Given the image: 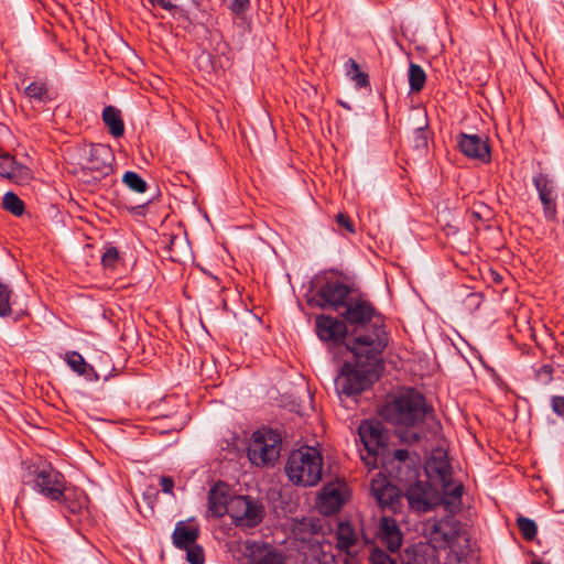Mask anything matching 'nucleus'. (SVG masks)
Instances as JSON below:
<instances>
[{
  "label": "nucleus",
  "mask_w": 564,
  "mask_h": 564,
  "mask_svg": "<svg viewBox=\"0 0 564 564\" xmlns=\"http://www.w3.org/2000/svg\"><path fill=\"white\" fill-rule=\"evenodd\" d=\"M347 498L348 490L345 484H328L319 495V509L324 514H333L343 507Z\"/></svg>",
  "instance_id": "2eb2a0df"
},
{
  "label": "nucleus",
  "mask_w": 564,
  "mask_h": 564,
  "mask_svg": "<svg viewBox=\"0 0 564 564\" xmlns=\"http://www.w3.org/2000/svg\"><path fill=\"white\" fill-rule=\"evenodd\" d=\"M534 187L543 205V213L547 219L556 216L557 188L553 178L547 174L539 173L533 177Z\"/></svg>",
  "instance_id": "f8f14e48"
},
{
  "label": "nucleus",
  "mask_w": 564,
  "mask_h": 564,
  "mask_svg": "<svg viewBox=\"0 0 564 564\" xmlns=\"http://www.w3.org/2000/svg\"><path fill=\"white\" fill-rule=\"evenodd\" d=\"M229 489L224 482H217L209 490L208 512L217 518L229 514Z\"/></svg>",
  "instance_id": "aec40b11"
},
{
  "label": "nucleus",
  "mask_w": 564,
  "mask_h": 564,
  "mask_svg": "<svg viewBox=\"0 0 564 564\" xmlns=\"http://www.w3.org/2000/svg\"><path fill=\"white\" fill-rule=\"evenodd\" d=\"M8 178L19 184L25 183L31 178V171L25 165H22L15 161Z\"/></svg>",
  "instance_id": "e433bc0d"
},
{
  "label": "nucleus",
  "mask_w": 564,
  "mask_h": 564,
  "mask_svg": "<svg viewBox=\"0 0 564 564\" xmlns=\"http://www.w3.org/2000/svg\"><path fill=\"white\" fill-rule=\"evenodd\" d=\"M245 555L248 564H286L284 554L264 542H246Z\"/></svg>",
  "instance_id": "9b49d317"
},
{
  "label": "nucleus",
  "mask_w": 564,
  "mask_h": 564,
  "mask_svg": "<svg viewBox=\"0 0 564 564\" xmlns=\"http://www.w3.org/2000/svg\"><path fill=\"white\" fill-rule=\"evenodd\" d=\"M316 332L322 340L339 341L345 338L347 327L337 318L321 315L316 318Z\"/></svg>",
  "instance_id": "6ab92c4d"
},
{
  "label": "nucleus",
  "mask_w": 564,
  "mask_h": 564,
  "mask_svg": "<svg viewBox=\"0 0 564 564\" xmlns=\"http://www.w3.org/2000/svg\"><path fill=\"white\" fill-rule=\"evenodd\" d=\"M14 163L15 159L10 154L6 153L0 155V175L8 178L12 167L14 166Z\"/></svg>",
  "instance_id": "a19ab883"
},
{
  "label": "nucleus",
  "mask_w": 564,
  "mask_h": 564,
  "mask_svg": "<svg viewBox=\"0 0 564 564\" xmlns=\"http://www.w3.org/2000/svg\"><path fill=\"white\" fill-rule=\"evenodd\" d=\"M425 128L426 124L424 127H417L410 138L411 147L419 156L424 155L427 151L429 137Z\"/></svg>",
  "instance_id": "7c9ffc66"
},
{
  "label": "nucleus",
  "mask_w": 564,
  "mask_h": 564,
  "mask_svg": "<svg viewBox=\"0 0 564 564\" xmlns=\"http://www.w3.org/2000/svg\"><path fill=\"white\" fill-rule=\"evenodd\" d=\"M122 182L132 191L137 193H144L147 191L145 181L135 172L128 171L122 176Z\"/></svg>",
  "instance_id": "72a5a7b5"
},
{
  "label": "nucleus",
  "mask_w": 564,
  "mask_h": 564,
  "mask_svg": "<svg viewBox=\"0 0 564 564\" xmlns=\"http://www.w3.org/2000/svg\"><path fill=\"white\" fill-rule=\"evenodd\" d=\"M225 2L235 13L243 12L249 4V0H225Z\"/></svg>",
  "instance_id": "49530a36"
},
{
  "label": "nucleus",
  "mask_w": 564,
  "mask_h": 564,
  "mask_svg": "<svg viewBox=\"0 0 564 564\" xmlns=\"http://www.w3.org/2000/svg\"><path fill=\"white\" fill-rule=\"evenodd\" d=\"M440 482L443 489V495H441V505L452 513L458 511L462 507L463 484L460 481L453 480L452 476L445 479V481Z\"/></svg>",
  "instance_id": "4be33fe9"
},
{
  "label": "nucleus",
  "mask_w": 564,
  "mask_h": 564,
  "mask_svg": "<svg viewBox=\"0 0 564 564\" xmlns=\"http://www.w3.org/2000/svg\"><path fill=\"white\" fill-rule=\"evenodd\" d=\"M370 490L381 508L394 509L401 498L400 490L381 471L371 479Z\"/></svg>",
  "instance_id": "ddd939ff"
},
{
  "label": "nucleus",
  "mask_w": 564,
  "mask_h": 564,
  "mask_svg": "<svg viewBox=\"0 0 564 564\" xmlns=\"http://www.w3.org/2000/svg\"><path fill=\"white\" fill-rule=\"evenodd\" d=\"M552 375H553V367L550 365H544L536 371V379L542 384H547L552 380Z\"/></svg>",
  "instance_id": "c03bdc74"
},
{
  "label": "nucleus",
  "mask_w": 564,
  "mask_h": 564,
  "mask_svg": "<svg viewBox=\"0 0 564 564\" xmlns=\"http://www.w3.org/2000/svg\"><path fill=\"white\" fill-rule=\"evenodd\" d=\"M3 208L14 216H21L24 212V204L13 192H8L3 196Z\"/></svg>",
  "instance_id": "473e14b6"
},
{
  "label": "nucleus",
  "mask_w": 564,
  "mask_h": 564,
  "mask_svg": "<svg viewBox=\"0 0 564 564\" xmlns=\"http://www.w3.org/2000/svg\"><path fill=\"white\" fill-rule=\"evenodd\" d=\"M25 95L29 98H33L39 101L50 100L48 89L45 83L42 82H33L24 89Z\"/></svg>",
  "instance_id": "2f4dec72"
},
{
  "label": "nucleus",
  "mask_w": 564,
  "mask_h": 564,
  "mask_svg": "<svg viewBox=\"0 0 564 564\" xmlns=\"http://www.w3.org/2000/svg\"><path fill=\"white\" fill-rule=\"evenodd\" d=\"M113 155L111 149L104 144L90 145L82 169L90 172L94 180H100L112 172Z\"/></svg>",
  "instance_id": "9d476101"
},
{
  "label": "nucleus",
  "mask_w": 564,
  "mask_h": 564,
  "mask_svg": "<svg viewBox=\"0 0 564 564\" xmlns=\"http://www.w3.org/2000/svg\"><path fill=\"white\" fill-rule=\"evenodd\" d=\"M186 550V560L189 564H203L204 563V552L203 549L194 544L192 546H188Z\"/></svg>",
  "instance_id": "58836bf2"
},
{
  "label": "nucleus",
  "mask_w": 564,
  "mask_h": 564,
  "mask_svg": "<svg viewBox=\"0 0 564 564\" xmlns=\"http://www.w3.org/2000/svg\"><path fill=\"white\" fill-rule=\"evenodd\" d=\"M337 547L340 551L350 554V549L357 543L358 536L354 528L348 522H341L337 528Z\"/></svg>",
  "instance_id": "bb28decb"
},
{
  "label": "nucleus",
  "mask_w": 564,
  "mask_h": 564,
  "mask_svg": "<svg viewBox=\"0 0 564 564\" xmlns=\"http://www.w3.org/2000/svg\"><path fill=\"white\" fill-rule=\"evenodd\" d=\"M169 258L172 261L181 262L191 258V248L186 239L177 236H170L166 246Z\"/></svg>",
  "instance_id": "393cba45"
},
{
  "label": "nucleus",
  "mask_w": 564,
  "mask_h": 564,
  "mask_svg": "<svg viewBox=\"0 0 564 564\" xmlns=\"http://www.w3.org/2000/svg\"><path fill=\"white\" fill-rule=\"evenodd\" d=\"M349 294L350 289L346 284L339 281L327 282L317 293V303L323 308L329 307L338 310L340 306L347 307V299Z\"/></svg>",
  "instance_id": "4468645a"
},
{
  "label": "nucleus",
  "mask_w": 564,
  "mask_h": 564,
  "mask_svg": "<svg viewBox=\"0 0 564 564\" xmlns=\"http://www.w3.org/2000/svg\"><path fill=\"white\" fill-rule=\"evenodd\" d=\"M319 529L321 527L311 518L292 520L291 531L295 539L303 542L317 533Z\"/></svg>",
  "instance_id": "a878e982"
},
{
  "label": "nucleus",
  "mask_w": 564,
  "mask_h": 564,
  "mask_svg": "<svg viewBox=\"0 0 564 564\" xmlns=\"http://www.w3.org/2000/svg\"><path fill=\"white\" fill-rule=\"evenodd\" d=\"M459 149L468 158L484 163L490 161V149L487 139L480 135L463 133L459 140Z\"/></svg>",
  "instance_id": "f3484780"
},
{
  "label": "nucleus",
  "mask_w": 564,
  "mask_h": 564,
  "mask_svg": "<svg viewBox=\"0 0 564 564\" xmlns=\"http://www.w3.org/2000/svg\"><path fill=\"white\" fill-rule=\"evenodd\" d=\"M355 359L357 358L355 357ZM380 360L381 356L377 360H364V362L356 360V366L346 364L335 380L337 392L354 395L366 390L377 376L376 368Z\"/></svg>",
  "instance_id": "39448f33"
},
{
  "label": "nucleus",
  "mask_w": 564,
  "mask_h": 564,
  "mask_svg": "<svg viewBox=\"0 0 564 564\" xmlns=\"http://www.w3.org/2000/svg\"><path fill=\"white\" fill-rule=\"evenodd\" d=\"M102 120L115 138H119L123 134L124 124L119 109L113 106H107L102 111Z\"/></svg>",
  "instance_id": "c85d7f7f"
},
{
  "label": "nucleus",
  "mask_w": 564,
  "mask_h": 564,
  "mask_svg": "<svg viewBox=\"0 0 564 564\" xmlns=\"http://www.w3.org/2000/svg\"><path fill=\"white\" fill-rule=\"evenodd\" d=\"M65 361L69 368L79 376H85L91 379V375L95 379H98V375L94 368L87 364L84 357L77 351H68L65 354Z\"/></svg>",
  "instance_id": "cd10ccee"
},
{
  "label": "nucleus",
  "mask_w": 564,
  "mask_h": 564,
  "mask_svg": "<svg viewBox=\"0 0 564 564\" xmlns=\"http://www.w3.org/2000/svg\"><path fill=\"white\" fill-rule=\"evenodd\" d=\"M358 434L365 448L384 451L388 436L379 421L361 422Z\"/></svg>",
  "instance_id": "dca6fc26"
},
{
  "label": "nucleus",
  "mask_w": 564,
  "mask_h": 564,
  "mask_svg": "<svg viewBox=\"0 0 564 564\" xmlns=\"http://www.w3.org/2000/svg\"><path fill=\"white\" fill-rule=\"evenodd\" d=\"M229 516L237 527L254 528L263 520L264 507L249 496H235L229 500Z\"/></svg>",
  "instance_id": "0eeeda50"
},
{
  "label": "nucleus",
  "mask_w": 564,
  "mask_h": 564,
  "mask_svg": "<svg viewBox=\"0 0 564 564\" xmlns=\"http://www.w3.org/2000/svg\"><path fill=\"white\" fill-rule=\"evenodd\" d=\"M551 408L555 414L564 417V395H553L551 399Z\"/></svg>",
  "instance_id": "a18cd8bd"
},
{
  "label": "nucleus",
  "mask_w": 564,
  "mask_h": 564,
  "mask_svg": "<svg viewBox=\"0 0 564 564\" xmlns=\"http://www.w3.org/2000/svg\"><path fill=\"white\" fill-rule=\"evenodd\" d=\"M427 413L429 408L424 397L412 389L388 401L380 410L384 421L404 427V431L399 433V437L408 445L419 443L423 438L420 424Z\"/></svg>",
  "instance_id": "f03ea898"
},
{
  "label": "nucleus",
  "mask_w": 564,
  "mask_h": 564,
  "mask_svg": "<svg viewBox=\"0 0 564 564\" xmlns=\"http://www.w3.org/2000/svg\"><path fill=\"white\" fill-rule=\"evenodd\" d=\"M404 564H425V558L423 555L406 551Z\"/></svg>",
  "instance_id": "09e8293b"
},
{
  "label": "nucleus",
  "mask_w": 564,
  "mask_h": 564,
  "mask_svg": "<svg viewBox=\"0 0 564 564\" xmlns=\"http://www.w3.org/2000/svg\"><path fill=\"white\" fill-rule=\"evenodd\" d=\"M336 223L338 224V226L345 228L347 231H349L351 234L355 232L354 224L350 220V218L348 217V215H346L344 213L337 214Z\"/></svg>",
  "instance_id": "de8ad7c7"
},
{
  "label": "nucleus",
  "mask_w": 564,
  "mask_h": 564,
  "mask_svg": "<svg viewBox=\"0 0 564 564\" xmlns=\"http://www.w3.org/2000/svg\"><path fill=\"white\" fill-rule=\"evenodd\" d=\"M379 538L390 552H397L403 541L402 532L395 520L389 517H382L379 523Z\"/></svg>",
  "instance_id": "412c9836"
},
{
  "label": "nucleus",
  "mask_w": 564,
  "mask_h": 564,
  "mask_svg": "<svg viewBox=\"0 0 564 564\" xmlns=\"http://www.w3.org/2000/svg\"><path fill=\"white\" fill-rule=\"evenodd\" d=\"M285 471L289 479L295 485L316 486L323 475V457L315 447H301L289 456Z\"/></svg>",
  "instance_id": "20e7f679"
},
{
  "label": "nucleus",
  "mask_w": 564,
  "mask_h": 564,
  "mask_svg": "<svg viewBox=\"0 0 564 564\" xmlns=\"http://www.w3.org/2000/svg\"><path fill=\"white\" fill-rule=\"evenodd\" d=\"M370 561L372 564H394L391 557L379 549L371 551Z\"/></svg>",
  "instance_id": "37998d69"
},
{
  "label": "nucleus",
  "mask_w": 564,
  "mask_h": 564,
  "mask_svg": "<svg viewBox=\"0 0 564 564\" xmlns=\"http://www.w3.org/2000/svg\"><path fill=\"white\" fill-rule=\"evenodd\" d=\"M346 319L355 325L366 327L369 324L373 328L371 334H358L352 341L347 344L358 362L377 360L388 346V335L383 328V318L377 314L373 306L366 301H356L348 304L345 312Z\"/></svg>",
  "instance_id": "f257e3e1"
},
{
  "label": "nucleus",
  "mask_w": 564,
  "mask_h": 564,
  "mask_svg": "<svg viewBox=\"0 0 564 564\" xmlns=\"http://www.w3.org/2000/svg\"><path fill=\"white\" fill-rule=\"evenodd\" d=\"M34 484L45 498L64 503L73 512L80 509L86 501L85 494L68 487L64 476L51 466L35 469Z\"/></svg>",
  "instance_id": "7ed1b4c3"
},
{
  "label": "nucleus",
  "mask_w": 564,
  "mask_h": 564,
  "mask_svg": "<svg viewBox=\"0 0 564 564\" xmlns=\"http://www.w3.org/2000/svg\"><path fill=\"white\" fill-rule=\"evenodd\" d=\"M281 453V436L274 431H257L248 446V458L258 467L273 466Z\"/></svg>",
  "instance_id": "423d86ee"
},
{
  "label": "nucleus",
  "mask_w": 564,
  "mask_h": 564,
  "mask_svg": "<svg viewBox=\"0 0 564 564\" xmlns=\"http://www.w3.org/2000/svg\"><path fill=\"white\" fill-rule=\"evenodd\" d=\"M384 469L399 479L411 478L416 475L420 456L411 454L408 449H395L382 457Z\"/></svg>",
  "instance_id": "1a4fd4ad"
},
{
  "label": "nucleus",
  "mask_w": 564,
  "mask_h": 564,
  "mask_svg": "<svg viewBox=\"0 0 564 564\" xmlns=\"http://www.w3.org/2000/svg\"><path fill=\"white\" fill-rule=\"evenodd\" d=\"M410 508L419 513H425L441 505L440 491L430 481L416 480L405 490Z\"/></svg>",
  "instance_id": "6e6552de"
},
{
  "label": "nucleus",
  "mask_w": 564,
  "mask_h": 564,
  "mask_svg": "<svg viewBox=\"0 0 564 564\" xmlns=\"http://www.w3.org/2000/svg\"><path fill=\"white\" fill-rule=\"evenodd\" d=\"M118 260V250L115 247H109L101 257V263L106 269H113Z\"/></svg>",
  "instance_id": "ea45409f"
},
{
  "label": "nucleus",
  "mask_w": 564,
  "mask_h": 564,
  "mask_svg": "<svg viewBox=\"0 0 564 564\" xmlns=\"http://www.w3.org/2000/svg\"><path fill=\"white\" fill-rule=\"evenodd\" d=\"M426 82V74L423 68L414 63L409 67V84L412 91L419 93L423 89Z\"/></svg>",
  "instance_id": "c756f323"
},
{
  "label": "nucleus",
  "mask_w": 564,
  "mask_h": 564,
  "mask_svg": "<svg viewBox=\"0 0 564 564\" xmlns=\"http://www.w3.org/2000/svg\"><path fill=\"white\" fill-rule=\"evenodd\" d=\"M10 293L8 286L0 283V316L11 314Z\"/></svg>",
  "instance_id": "4c0bfd02"
},
{
  "label": "nucleus",
  "mask_w": 564,
  "mask_h": 564,
  "mask_svg": "<svg viewBox=\"0 0 564 564\" xmlns=\"http://www.w3.org/2000/svg\"><path fill=\"white\" fill-rule=\"evenodd\" d=\"M198 536L199 529L197 525H188L184 521H180L175 525L172 540L176 547L184 550L196 544Z\"/></svg>",
  "instance_id": "5701e85b"
},
{
  "label": "nucleus",
  "mask_w": 564,
  "mask_h": 564,
  "mask_svg": "<svg viewBox=\"0 0 564 564\" xmlns=\"http://www.w3.org/2000/svg\"><path fill=\"white\" fill-rule=\"evenodd\" d=\"M380 454H383V451L379 449H368L365 448L360 451V458L365 466L368 468V471H371L372 469L377 468L378 466V456ZM384 455H382L383 457Z\"/></svg>",
  "instance_id": "c9c22d12"
},
{
  "label": "nucleus",
  "mask_w": 564,
  "mask_h": 564,
  "mask_svg": "<svg viewBox=\"0 0 564 564\" xmlns=\"http://www.w3.org/2000/svg\"><path fill=\"white\" fill-rule=\"evenodd\" d=\"M517 524L523 539L532 541L535 538L538 528L533 520L521 516L517 519Z\"/></svg>",
  "instance_id": "f704fd0d"
},
{
  "label": "nucleus",
  "mask_w": 564,
  "mask_h": 564,
  "mask_svg": "<svg viewBox=\"0 0 564 564\" xmlns=\"http://www.w3.org/2000/svg\"><path fill=\"white\" fill-rule=\"evenodd\" d=\"M446 523L442 520L430 519L424 524L425 534L432 542L448 543L453 539V534L445 530Z\"/></svg>",
  "instance_id": "b1692460"
},
{
  "label": "nucleus",
  "mask_w": 564,
  "mask_h": 564,
  "mask_svg": "<svg viewBox=\"0 0 564 564\" xmlns=\"http://www.w3.org/2000/svg\"><path fill=\"white\" fill-rule=\"evenodd\" d=\"M349 65H350V68L355 72L352 79L356 82V84L359 87L368 86V84H369L368 76L366 74L359 72L358 64L354 59H350Z\"/></svg>",
  "instance_id": "79ce46f5"
},
{
  "label": "nucleus",
  "mask_w": 564,
  "mask_h": 564,
  "mask_svg": "<svg viewBox=\"0 0 564 564\" xmlns=\"http://www.w3.org/2000/svg\"><path fill=\"white\" fill-rule=\"evenodd\" d=\"M425 471L431 479L438 481H445L452 476V467L444 448L437 447L432 451L425 463Z\"/></svg>",
  "instance_id": "a211bd4d"
},
{
  "label": "nucleus",
  "mask_w": 564,
  "mask_h": 564,
  "mask_svg": "<svg viewBox=\"0 0 564 564\" xmlns=\"http://www.w3.org/2000/svg\"><path fill=\"white\" fill-rule=\"evenodd\" d=\"M152 6H160L161 8L165 10H173L175 9V6L170 0H149Z\"/></svg>",
  "instance_id": "3c124183"
},
{
  "label": "nucleus",
  "mask_w": 564,
  "mask_h": 564,
  "mask_svg": "<svg viewBox=\"0 0 564 564\" xmlns=\"http://www.w3.org/2000/svg\"><path fill=\"white\" fill-rule=\"evenodd\" d=\"M160 484H161L163 492H165V494H172L173 492L174 481H173V479L171 477L162 476L160 478Z\"/></svg>",
  "instance_id": "8fccbe9b"
}]
</instances>
